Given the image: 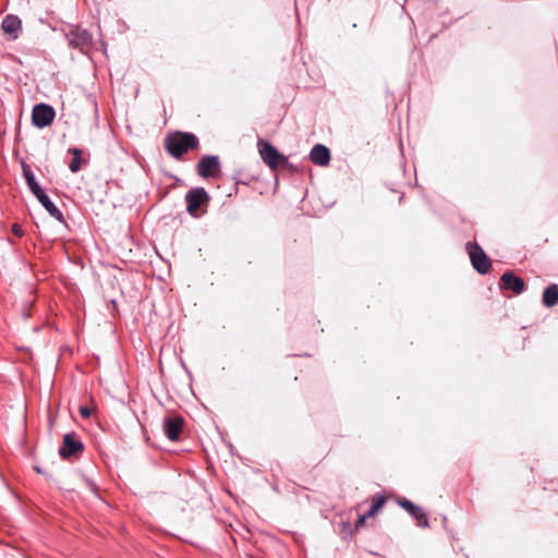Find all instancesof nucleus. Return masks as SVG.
<instances>
[{
    "label": "nucleus",
    "mask_w": 558,
    "mask_h": 558,
    "mask_svg": "<svg viewBox=\"0 0 558 558\" xmlns=\"http://www.w3.org/2000/svg\"><path fill=\"white\" fill-rule=\"evenodd\" d=\"M198 138L193 133L175 132L167 136L165 147L170 156L180 159L191 149L197 148Z\"/></svg>",
    "instance_id": "obj_1"
},
{
    "label": "nucleus",
    "mask_w": 558,
    "mask_h": 558,
    "mask_svg": "<svg viewBox=\"0 0 558 558\" xmlns=\"http://www.w3.org/2000/svg\"><path fill=\"white\" fill-rule=\"evenodd\" d=\"M209 195L204 187H193L185 194L186 210L192 217L199 216V208L208 203Z\"/></svg>",
    "instance_id": "obj_4"
},
{
    "label": "nucleus",
    "mask_w": 558,
    "mask_h": 558,
    "mask_svg": "<svg viewBox=\"0 0 558 558\" xmlns=\"http://www.w3.org/2000/svg\"><path fill=\"white\" fill-rule=\"evenodd\" d=\"M22 172H23V177L26 181L27 187L29 189V191L32 192V194L35 197L44 192V190L40 187V185L36 181L35 174H34L31 166H28L24 161H22Z\"/></svg>",
    "instance_id": "obj_14"
},
{
    "label": "nucleus",
    "mask_w": 558,
    "mask_h": 558,
    "mask_svg": "<svg viewBox=\"0 0 558 558\" xmlns=\"http://www.w3.org/2000/svg\"><path fill=\"white\" fill-rule=\"evenodd\" d=\"M68 153L73 155V159L69 165V169L71 172L76 173L82 168V150L76 147H71L69 148Z\"/></svg>",
    "instance_id": "obj_17"
},
{
    "label": "nucleus",
    "mask_w": 558,
    "mask_h": 558,
    "mask_svg": "<svg viewBox=\"0 0 558 558\" xmlns=\"http://www.w3.org/2000/svg\"><path fill=\"white\" fill-rule=\"evenodd\" d=\"M184 425V418L181 415L166 416L163 418V433L169 440L175 441L180 437Z\"/></svg>",
    "instance_id": "obj_9"
},
{
    "label": "nucleus",
    "mask_w": 558,
    "mask_h": 558,
    "mask_svg": "<svg viewBox=\"0 0 558 558\" xmlns=\"http://www.w3.org/2000/svg\"><path fill=\"white\" fill-rule=\"evenodd\" d=\"M372 515H367V512H365L363 515H360L355 522V527L359 529L361 526H363L365 520L367 518H371Z\"/></svg>",
    "instance_id": "obj_20"
},
{
    "label": "nucleus",
    "mask_w": 558,
    "mask_h": 558,
    "mask_svg": "<svg viewBox=\"0 0 558 558\" xmlns=\"http://www.w3.org/2000/svg\"><path fill=\"white\" fill-rule=\"evenodd\" d=\"M1 28L11 39H16L22 28V21L19 16L9 14L3 19Z\"/></svg>",
    "instance_id": "obj_12"
},
{
    "label": "nucleus",
    "mask_w": 558,
    "mask_h": 558,
    "mask_svg": "<svg viewBox=\"0 0 558 558\" xmlns=\"http://www.w3.org/2000/svg\"><path fill=\"white\" fill-rule=\"evenodd\" d=\"M36 198L51 217H53L60 222L63 221L62 211L54 205V203L49 198V196L45 192L37 195Z\"/></svg>",
    "instance_id": "obj_15"
},
{
    "label": "nucleus",
    "mask_w": 558,
    "mask_h": 558,
    "mask_svg": "<svg viewBox=\"0 0 558 558\" xmlns=\"http://www.w3.org/2000/svg\"><path fill=\"white\" fill-rule=\"evenodd\" d=\"M500 288L510 290L515 294H521L525 290V282L512 271H506L500 278Z\"/></svg>",
    "instance_id": "obj_10"
},
{
    "label": "nucleus",
    "mask_w": 558,
    "mask_h": 558,
    "mask_svg": "<svg viewBox=\"0 0 558 558\" xmlns=\"http://www.w3.org/2000/svg\"><path fill=\"white\" fill-rule=\"evenodd\" d=\"M69 46L80 51H87L92 46V35L83 28L73 27L66 34Z\"/></svg>",
    "instance_id": "obj_6"
},
{
    "label": "nucleus",
    "mask_w": 558,
    "mask_h": 558,
    "mask_svg": "<svg viewBox=\"0 0 558 558\" xmlns=\"http://www.w3.org/2000/svg\"><path fill=\"white\" fill-rule=\"evenodd\" d=\"M399 505H400V507L405 509L414 520H416L417 525L420 527L428 526L427 515L421 507L414 505L412 501H410L405 498L399 500Z\"/></svg>",
    "instance_id": "obj_11"
},
{
    "label": "nucleus",
    "mask_w": 558,
    "mask_h": 558,
    "mask_svg": "<svg viewBox=\"0 0 558 558\" xmlns=\"http://www.w3.org/2000/svg\"><path fill=\"white\" fill-rule=\"evenodd\" d=\"M12 232H13V234H14V235H16L17 238H21V236H23V234H24V231L22 230L21 226H20V225H17V223H14V225L12 226Z\"/></svg>",
    "instance_id": "obj_19"
},
{
    "label": "nucleus",
    "mask_w": 558,
    "mask_h": 558,
    "mask_svg": "<svg viewBox=\"0 0 558 558\" xmlns=\"http://www.w3.org/2000/svg\"><path fill=\"white\" fill-rule=\"evenodd\" d=\"M542 301L546 307H553L558 304V286L553 283L545 288Z\"/></svg>",
    "instance_id": "obj_16"
},
{
    "label": "nucleus",
    "mask_w": 558,
    "mask_h": 558,
    "mask_svg": "<svg viewBox=\"0 0 558 558\" xmlns=\"http://www.w3.org/2000/svg\"><path fill=\"white\" fill-rule=\"evenodd\" d=\"M80 414L83 416V417H89L90 414H92V411L87 408V407H81L80 408Z\"/></svg>",
    "instance_id": "obj_21"
},
{
    "label": "nucleus",
    "mask_w": 558,
    "mask_h": 558,
    "mask_svg": "<svg viewBox=\"0 0 558 558\" xmlns=\"http://www.w3.org/2000/svg\"><path fill=\"white\" fill-rule=\"evenodd\" d=\"M262 160L271 169L276 170L288 163V158L282 155L274 145L265 140L257 143Z\"/></svg>",
    "instance_id": "obj_2"
},
{
    "label": "nucleus",
    "mask_w": 558,
    "mask_h": 558,
    "mask_svg": "<svg viewBox=\"0 0 558 558\" xmlns=\"http://www.w3.org/2000/svg\"><path fill=\"white\" fill-rule=\"evenodd\" d=\"M84 451L83 442L75 436L74 433H69L63 436V441L59 448V454L62 459H69L78 456Z\"/></svg>",
    "instance_id": "obj_7"
},
{
    "label": "nucleus",
    "mask_w": 558,
    "mask_h": 558,
    "mask_svg": "<svg viewBox=\"0 0 558 558\" xmlns=\"http://www.w3.org/2000/svg\"><path fill=\"white\" fill-rule=\"evenodd\" d=\"M386 502V498L383 495H375L372 498V506L367 511V515H374Z\"/></svg>",
    "instance_id": "obj_18"
},
{
    "label": "nucleus",
    "mask_w": 558,
    "mask_h": 558,
    "mask_svg": "<svg viewBox=\"0 0 558 558\" xmlns=\"http://www.w3.org/2000/svg\"><path fill=\"white\" fill-rule=\"evenodd\" d=\"M465 247L474 269L481 275L487 274L492 263L484 250L476 242H468Z\"/></svg>",
    "instance_id": "obj_3"
},
{
    "label": "nucleus",
    "mask_w": 558,
    "mask_h": 558,
    "mask_svg": "<svg viewBox=\"0 0 558 558\" xmlns=\"http://www.w3.org/2000/svg\"><path fill=\"white\" fill-rule=\"evenodd\" d=\"M54 117L56 111L53 107L45 102L35 105L32 111V122L39 129L50 125Z\"/></svg>",
    "instance_id": "obj_5"
},
{
    "label": "nucleus",
    "mask_w": 558,
    "mask_h": 558,
    "mask_svg": "<svg viewBox=\"0 0 558 558\" xmlns=\"http://www.w3.org/2000/svg\"><path fill=\"white\" fill-rule=\"evenodd\" d=\"M310 159L316 166H327L330 162V151L325 145L316 144L310 151Z\"/></svg>",
    "instance_id": "obj_13"
},
{
    "label": "nucleus",
    "mask_w": 558,
    "mask_h": 558,
    "mask_svg": "<svg viewBox=\"0 0 558 558\" xmlns=\"http://www.w3.org/2000/svg\"><path fill=\"white\" fill-rule=\"evenodd\" d=\"M219 170V158L218 156L214 155L203 156L196 166L197 174L205 179L215 177L216 172H218Z\"/></svg>",
    "instance_id": "obj_8"
}]
</instances>
